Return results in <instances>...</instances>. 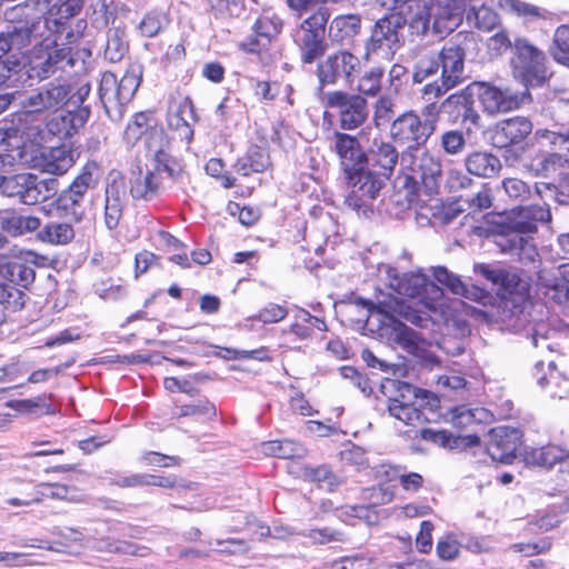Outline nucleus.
Here are the masks:
<instances>
[{"label": "nucleus", "mask_w": 569, "mask_h": 569, "mask_svg": "<svg viewBox=\"0 0 569 569\" xmlns=\"http://www.w3.org/2000/svg\"><path fill=\"white\" fill-rule=\"evenodd\" d=\"M352 306L366 311L365 317L367 321L373 313L382 315L385 318L389 319L392 322L395 342L408 352L416 351L419 348L422 338L416 330L398 321L397 317H401L408 322L420 328L426 327L430 320L426 312L413 309L397 297H388L386 299L378 300L377 303L371 300L357 297L352 301Z\"/></svg>", "instance_id": "f257e3e1"}, {"label": "nucleus", "mask_w": 569, "mask_h": 569, "mask_svg": "<svg viewBox=\"0 0 569 569\" xmlns=\"http://www.w3.org/2000/svg\"><path fill=\"white\" fill-rule=\"evenodd\" d=\"M549 221H551L549 207L539 204L520 207L511 219L512 231L499 237L497 244L502 252L515 257L519 262L533 263L539 253L532 239L525 234L536 232L539 222Z\"/></svg>", "instance_id": "f03ea898"}, {"label": "nucleus", "mask_w": 569, "mask_h": 569, "mask_svg": "<svg viewBox=\"0 0 569 569\" xmlns=\"http://www.w3.org/2000/svg\"><path fill=\"white\" fill-rule=\"evenodd\" d=\"M331 11L320 4L302 16L292 32V40L299 48L303 63L310 64L325 54L327 50L326 30Z\"/></svg>", "instance_id": "7ed1b4c3"}, {"label": "nucleus", "mask_w": 569, "mask_h": 569, "mask_svg": "<svg viewBox=\"0 0 569 569\" xmlns=\"http://www.w3.org/2000/svg\"><path fill=\"white\" fill-rule=\"evenodd\" d=\"M141 82L139 67H130L121 79L113 72L106 71L101 76L99 97L107 116L114 122L124 114L126 106L132 100Z\"/></svg>", "instance_id": "20e7f679"}, {"label": "nucleus", "mask_w": 569, "mask_h": 569, "mask_svg": "<svg viewBox=\"0 0 569 569\" xmlns=\"http://www.w3.org/2000/svg\"><path fill=\"white\" fill-rule=\"evenodd\" d=\"M86 57H90L89 50L74 51L71 47L47 44L33 50L27 67L28 77L44 80L58 71L83 68Z\"/></svg>", "instance_id": "39448f33"}, {"label": "nucleus", "mask_w": 569, "mask_h": 569, "mask_svg": "<svg viewBox=\"0 0 569 569\" xmlns=\"http://www.w3.org/2000/svg\"><path fill=\"white\" fill-rule=\"evenodd\" d=\"M406 24L407 18L399 12H391L377 20L366 43L365 58L370 60L376 56L386 60L392 59L403 43L402 30Z\"/></svg>", "instance_id": "423d86ee"}, {"label": "nucleus", "mask_w": 569, "mask_h": 569, "mask_svg": "<svg viewBox=\"0 0 569 569\" xmlns=\"http://www.w3.org/2000/svg\"><path fill=\"white\" fill-rule=\"evenodd\" d=\"M512 48L511 68L513 77L525 84V90L542 87L549 78L545 64V53L529 43L528 40L521 38L515 40Z\"/></svg>", "instance_id": "0eeeda50"}, {"label": "nucleus", "mask_w": 569, "mask_h": 569, "mask_svg": "<svg viewBox=\"0 0 569 569\" xmlns=\"http://www.w3.org/2000/svg\"><path fill=\"white\" fill-rule=\"evenodd\" d=\"M98 164L86 163L70 186L62 190L56 200V206L67 218L74 222H81L84 217V197L89 190L97 187L99 182Z\"/></svg>", "instance_id": "6e6552de"}, {"label": "nucleus", "mask_w": 569, "mask_h": 569, "mask_svg": "<svg viewBox=\"0 0 569 569\" xmlns=\"http://www.w3.org/2000/svg\"><path fill=\"white\" fill-rule=\"evenodd\" d=\"M350 191L345 203L358 214L368 218L373 212L372 201L385 186L386 177L363 167L348 172Z\"/></svg>", "instance_id": "1a4fd4ad"}, {"label": "nucleus", "mask_w": 569, "mask_h": 569, "mask_svg": "<svg viewBox=\"0 0 569 569\" xmlns=\"http://www.w3.org/2000/svg\"><path fill=\"white\" fill-rule=\"evenodd\" d=\"M57 180H41L32 173H19L6 177L2 181V193L17 199L23 204H36L48 200L57 192Z\"/></svg>", "instance_id": "9d476101"}, {"label": "nucleus", "mask_w": 569, "mask_h": 569, "mask_svg": "<svg viewBox=\"0 0 569 569\" xmlns=\"http://www.w3.org/2000/svg\"><path fill=\"white\" fill-rule=\"evenodd\" d=\"M475 43L473 34L458 33L438 51L440 76L448 84L458 87L468 79L465 67L466 53Z\"/></svg>", "instance_id": "9b49d317"}, {"label": "nucleus", "mask_w": 569, "mask_h": 569, "mask_svg": "<svg viewBox=\"0 0 569 569\" xmlns=\"http://www.w3.org/2000/svg\"><path fill=\"white\" fill-rule=\"evenodd\" d=\"M400 167L415 182H421L429 190L437 186L442 166L437 156L422 147H407L400 154Z\"/></svg>", "instance_id": "f8f14e48"}, {"label": "nucleus", "mask_w": 569, "mask_h": 569, "mask_svg": "<svg viewBox=\"0 0 569 569\" xmlns=\"http://www.w3.org/2000/svg\"><path fill=\"white\" fill-rule=\"evenodd\" d=\"M475 89L485 111L490 114L516 110L532 100L529 90L518 92L486 82H473L468 87V90L473 91Z\"/></svg>", "instance_id": "ddd939ff"}, {"label": "nucleus", "mask_w": 569, "mask_h": 569, "mask_svg": "<svg viewBox=\"0 0 569 569\" xmlns=\"http://www.w3.org/2000/svg\"><path fill=\"white\" fill-rule=\"evenodd\" d=\"M325 101L326 107L337 111L340 128L343 130L357 129L368 118V103L361 94L335 90L326 93Z\"/></svg>", "instance_id": "4468645a"}, {"label": "nucleus", "mask_w": 569, "mask_h": 569, "mask_svg": "<svg viewBox=\"0 0 569 569\" xmlns=\"http://www.w3.org/2000/svg\"><path fill=\"white\" fill-rule=\"evenodd\" d=\"M385 272L389 287L398 295L416 298L437 300L442 296V290L421 272L400 273L398 269L386 266Z\"/></svg>", "instance_id": "2eb2a0df"}, {"label": "nucleus", "mask_w": 569, "mask_h": 569, "mask_svg": "<svg viewBox=\"0 0 569 569\" xmlns=\"http://www.w3.org/2000/svg\"><path fill=\"white\" fill-rule=\"evenodd\" d=\"M360 59L348 50L329 54L317 66V76L321 87L336 84L340 79L351 82L360 71Z\"/></svg>", "instance_id": "dca6fc26"}, {"label": "nucleus", "mask_w": 569, "mask_h": 569, "mask_svg": "<svg viewBox=\"0 0 569 569\" xmlns=\"http://www.w3.org/2000/svg\"><path fill=\"white\" fill-rule=\"evenodd\" d=\"M425 397H427L426 391L401 382L398 387V395L389 398L388 411L391 417L407 426L420 425L426 418L420 410L421 405L419 400H422Z\"/></svg>", "instance_id": "f3484780"}, {"label": "nucleus", "mask_w": 569, "mask_h": 569, "mask_svg": "<svg viewBox=\"0 0 569 569\" xmlns=\"http://www.w3.org/2000/svg\"><path fill=\"white\" fill-rule=\"evenodd\" d=\"M71 100V86L66 82L52 81L38 90L30 92L23 100L22 107L29 113L58 111Z\"/></svg>", "instance_id": "a211bd4d"}, {"label": "nucleus", "mask_w": 569, "mask_h": 569, "mask_svg": "<svg viewBox=\"0 0 569 569\" xmlns=\"http://www.w3.org/2000/svg\"><path fill=\"white\" fill-rule=\"evenodd\" d=\"M390 134L397 143L418 148L423 147L432 136L428 124H423L421 117L415 111H406L397 117L390 126Z\"/></svg>", "instance_id": "6ab92c4d"}, {"label": "nucleus", "mask_w": 569, "mask_h": 569, "mask_svg": "<svg viewBox=\"0 0 569 569\" xmlns=\"http://www.w3.org/2000/svg\"><path fill=\"white\" fill-rule=\"evenodd\" d=\"M520 445V433L509 427H497L490 430L487 452L493 461L505 465L512 463Z\"/></svg>", "instance_id": "aec40b11"}, {"label": "nucleus", "mask_w": 569, "mask_h": 569, "mask_svg": "<svg viewBox=\"0 0 569 569\" xmlns=\"http://www.w3.org/2000/svg\"><path fill=\"white\" fill-rule=\"evenodd\" d=\"M532 122L526 117H512L498 122L491 133L493 147L503 149L517 146L532 132Z\"/></svg>", "instance_id": "412c9836"}, {"label": "nucleus", "mask_w": 569, "mask_h": 569, "mask_svg": "<svg viewBox=\"0 0 569 569\" xmlns=\"http://www.w3.org/2000/svg\"><path fill=\"white\" fill-rule=\"evenodd\" d=\"M127 202V186L119 174L112 177L104 191V224L109 230L119 226Z\"/></svg>", "instance_id": "4be33fe9"}, {"label": "nucleus", "mask_w": 569, "mask_h": 569, "mask_svg": "<svg viewBox=\"0 0 569 569\" xmlns=\"http://www.w3.org/2000/svg\"><path fill=\"white\" fill-rule=\"evenodd\" d=\"M282 19L276 13L266 12L260 16L252 26L254 38L240 44L241 49L249 53H259L270 43L271 39L281 32Z\"/></svg>", "instance_id": "5701e85b"}, {"label": "nucleus", "mask_w": 569, "mask_h": 569, "mask_svg": "<svg viewBox=\"0 0 569 569\" xmlns=\"http://www.w3.org/2000/svg\"><path fill=\"white\" fill-rule=\"evenodd\" d=\"M538 282L545 295L559 305H569V263L556 269H542L538 272Z\"/></svg>", "instance_id": "b1692460"}, {"label": "nucleus", "mask_w": 569, "mask_h": 569, "mask_svg": "<svg viewBox=\"0 0 569 569\" xmlns=\"http://www.w3.org/2000/svg\"><path fill=\"white\" fill-rule=\"evenodd\" d=\"M400 162V156L396 147L382 139H373L371 146L366 152V162L373 168H379L378 172L387 179L392 174L396 164Z\"/></svg>", "instance_id": "393cba45"}, {"label": "nucleus", "mask_w": 569, "mask_h": 569, "mask_svg": "<svg viewBox=\"0 0 569 569\" xmlns=\"http://www.w3.org/2000/svg\"><path fill=\"white\" fill-rule=\"evenodd\" d=\"M37 27L38 22L34 19L9 24L0 32V52L7 54L11 50H20L29 46Z\"/></svg>", "instance_id": "a878e982"}, {"label": "nucleus", "mask_w": 569, "mask_h": 569, "mask_svg": "<svg viewBox=\"0 0 569 569\" xmlns=\"http://www.w3.org/2000/svg\"><path fill=\"white\" fill-rule=\"evenodd\" d=\"M430 9L435 32H450L461 22V8L458 0H431Z\"/></svg>", "instance_id": "bb28decb"}, {"label": "nucleus", "mask_w": 569, "mask_h": 569, "mask_svg": "<svg viewBox=\"0 0 569 569\" xmlns=\"http://www.w3.org/2000/svg\"><path fill=\"white\" fill-rule=\"evenodd\" d=\"M335 150L347 172L362 167L366 162V152L362 151L358 139L348 133H335Z\"/></svg>", "instance_id": "cd10ccee"}, {"label": "nucleus", "mask_w": 569, "mask_h": 569, "mask_svg": "<svg viewBox=\"0 0 569 569\" xmlns=\"http://www.w3.org/2000/svg\"><path fill=\"white\" fill-rule=\"evenodd\" d=\"M194 117L192 101L187 97L170 103L167 120L169 127L178 131L181 139L190 141L193 136L190 121L194 120Z\"/></svg>", "instance_id": "c85d7f7f"}, {"label": "nucleus", "mask_w": 569, "mask_h": 569, "mask_svg": "<svg viewBox=\"0 0 569 569\" xmlns=\"http://www.w3.org/2000/svg\"><path fill=\"white\" fill-rule=\"evenodd\" d=\"M466 170L479 178H492L502 169L500 159L488 151H473L465 158Z\"/></svg>", "instance_id": "c756f323"}, {"label": "nucleus", "mask_w": 569, "mask_h": 569, "mask_svg": "<svg viewBox=\"0 0 569 569\" xmlns=\"http://www.w3.org/2000/svg\"><path fill=\"white\" fill-rule=\"evenodd\" d=\"M40 227L41 219L36 216H22L13 211L0 214V229L11 237L34 232Z\"/></svg>", "instance_id": "7c9ffc66"}, {"label": "nucleus", "mask_w": 569, "mask_h": 569, "mask_svg": "<svg viewBox=\"0 0 569 569\" xmlns=\"http://www.w3.org/2000/svg\"><path fill=\"white\" fill-rule=\"evenodd\" d=\"M567 458H569V450L556 445L531 448L525 452V462L527 465L543 468H551Z\"/></svg>", "instance_id": "2f4dec72"}, {"label": "nucleus", "mask_w": 569, "mask_h": 569, "mask_svg": "<svg viewBox=\"0 0 569 569\" xmlns=\"http://www.w3.org/2000/svg\"><path fill=\"white\" fill-rule=\"evenodd\" d=\"M361 30V19L358 14H341L333 18L329 24L328 36L331 41L343 43L351 40Z\"/></svg>", "instance_id": "473e14b6"}, {"label": "nucleus", "mask_w": 569, "mask_h": 569, "mask_svg": "<svg viewBox=\"0 0 569 569\" xmlns=\"http://www.w3.org/2000/svg\"><path fill=\"white\" fill-rule=\"evenodd\" d=\"M74 163L71 151L64 148H51L43 151L39 160V167L46 173L62 176Z\"/></svg>", "instance_id": "72a5a7b5"}, {"label": "nucleus", "mask_w": 569, "mask_h": 569, "mask_svg": "<svg viewBox=\"0 0 569 569\" xmlns=\"http://www.w3.org/2000/svg\"><path fill=\"white\" fill-rule=\"evenodd\" d=\"M76 231L69 222L50 221L39 229L37 239L52 246H66L73 241Z\"/></svg>", "instance_id": "f704fd0d"}, {"label": "nucleus", "mask_w": 569, "mask_h": 569, "mask_svg": "<svg viewBox=\"0 0 569 569\" xmlns=\"http://www.w3.org/2000/svg\"><path fill=\"white\" fill-rule=\"evenodd\" d=\"M161 177L154 170H139L130 180V192L134 199H152L159 191Z\"/></svg>", "instance_id": "c9c22d12"}, {"label": "nucleus", "mask_w": 569, "mask_h": 569, "mask_svg": "<svg viewBox=\"0 0 569 569\" xmlns=\"http://www.w3.org/2000/svg\"><path fill=\"white\" fill-rule=\"evenodd\" d=\"M423 438L430 440L443 448L462 450L479 443L480 439L477 435L453 436L447 430L427 429L422 433Z\"/></svg>", "instance_id": "e433bc0d"}, {"label": "nucleus", "mask_w": 569, "mask_h": 569, "mask_svg": "<svg viewBox=\"0 0 569 569\" xmlns=\"http://www.w3.org/2000/svg\"><path fill=\"white\" fill-rule=\"evenodd\" d=\"M269 164V157L264 150L258 146H251L247 153L237 160L234 170L237 173L248 177L252 173L263 172Z\"/></svg>", "instance_id": "4c0bfd02"}, {"label": "nucleus", "mask_w": 569, "mask_h": 569, "mask_svg": "<svg viewBox=\"0 0 569 569\" xmlns=\"http://www.w3.org/2000/svg\"><path fill=\"white\" fill-rule=\"evenodd\" d=\"M261 451L271 457L281 459L302 458L306 456V448L292 440H272L261 445Z\"/></svg>", "instance_id": "58836bf2"}, {"label": "nucleus", "mask_w": 569, "mask_h": 569, "mask_svg": "<svg viewBox=\"0 0 569 569\" xmlns=\"http://www.w3.org/2000/svg\"><path fill=\"white\" fill-rule=\"evenodd\" d=\"M549 365L548 376L538 378V385L546 390L550 398L563 399L569 396V378Z\"/></svg>", "instance_id": "ea45409f"}, {"label": "nucleus", "mask_w": 569, "mask_h": 569, "mask_svg": "<svg viewBox=\"0 0 569 569\" xmlns=\"http://www.w3.org/2000/svg\"><path fill=\"white\" fill-rule=\"evenodd\" d=\"M89 117V110L87 108L80 109L73 113L68 111L54 118L49 122V128L58 134L71 136L73 131L82 127Z\"/></svg>", "instance_id": "a19ab883"}, {"label": "nucleus", "mask_w": 569, "mask_h": 569, "mask_svg": "<svg viewBox=\"0 0 569 569\" xmlns=\"http://www.w3.org/2000/svg\"><path fill=\"white\" fill-rule=\"evenodd\" d=\"M435 280L445 287H447L453 295L462 296L468 299L478 298L480 295L477 289H469L459 277L451 273L445 267L433 268Z\"/></svg>", "instance_id": "79ce46f5"}, {"label": "nucleus", "mask_w": 569, "mask_h": 569, "mask_svg": "<svg viewBox=\"0 0 569 569\" xmlns=\"http://www.w3.org/2000/svg\"><path fill=\"white\" fill-rule=\"evenodd\" d=\"M126 30L121 27H112L107 31L104 57L110 62H119L128 52Z\"/></svg>", "instance_id": "37998d69"}, {"label": "nucleus", "mask_w": 569, "mask_h": 569, "mask_svg": "<svg viewBox=\"0 0 569 569\" xmlns=\"http://www.w3.org/2000/svg\"><path fill=\"white\" fill-rule=\"evenodd\" d=\"M432 20L430 2L415 1L409 6V18L407 23L412 33L417 36L426 34Z\"/></svg>", "instance_id": "c03bdc74"}, {"label": "nucleus", "mask_w": 569, "mask_h": 569, "mask_svg": "<svg viewBox=\"0 0 569 569\" xmlns=\"http://www.w3.org/2000/svg\"><path fill=\"white\" fill-rule=\"evenodd\" d=\"M302 477L329 491L335 490L341 483V479L326 465L319 467L306 466L302 469Z\"/></svg>", "instance_id": "a18cd8bd"}, {"label": "nucleus", "mask_w": 569, "mask_h": 569, "mask_svg": "<svg viewBox=\"0 0 569 569\" xmlns=\"http://www.w3.org/2000/svg\"><path fill=\"white\" fill-rule=\"evenodd\" d=\"M467 21L480 30L490 31L498 24V16L485 4L472 6L467 12Z\"/></svg>", "instance_id": "49530a36"}, {"label": "nucleus", "mask_w": 569, "mask_h": 569, "mask_svg": "<svg viewBox=\"0 0 569 569\" xmlns=\"http://www.w3.org/2000/svg\"><path fill=\"white\" fill-rule=\"evenodd\" d=\"M535 136L538 140L546 141L555 151L565 150L569 152V128L539 129Z\"/></svg>", "instance_id": "de8ad7c7"}, {"label": "nucleus", "mask_w": 569, "mask_h": 569, "mask_svg": "<svg viewBox=\"0 0 569 569\" xmlns=\"http://www.w3.org/2000/svg\"><path fill=\"white\" fill-rule=\"evenodd\" d=\"M151 127V117L149 113H136L133 120L128 123L123 138L128 144L134 146L142 136L148 133Z\"/></svg>", "instance_id": "09e8293b"}, {"label": "nucleus", "mask_w": 569, "mask_h": 569, "mask_svg": "<svg viewBox=\"0 0 569 569\" xmlns=\"http://www.w3.org/2000/svg\"><path fill=\"white\" fill-rule=\"evenodd\" d=\"M4 276L10 282L27 288L33 282L36 272L32 267L20 261H13L4 267Z\"/></svg>", "instance_id": "8fccbe9b"}, {"label": "nucleus", "mask_w": 569, "mask_h": 569, "mask_svg": "<svg viewBox=\"0 0 569 569\" xmlns=\"http://www.w3.org/2000/svg\"><path fill=\"white\" fill-rule=\"evenodd\" d=\"M26 295L12 284H0V311L16 312L24 306Z\"/></svg>", "instance_id": "3c124183"}, {"label": "nucleus", "mask_w": 569, "mask_h": 569, "mask_svg": "<svg viewBox=\"0 0 569 569\" xmlns=\"http://www.w3.org/2000/svg\"><path fill=\"white\" fill-rule=\"evenodd\" d=\"M208 6L218 19L239 17L244 12V0H208Z\"/></svg>", "instance_id": "603ef678"}, {"label": "nucleus", "mask_w": 569, "mask_h": 569, "mask_svg": "<svg viewBox=\"0 0 569 569\" xmlns=\"http://www.w3.org/2000/svg\"><path fill=\"white\" fill-rule=\"evenodd\" d=\"M440 66L438 63V52H430L420 57L415 66L412 80L415 83H422L429 77L435 76Z\"/></svg>", "instance_id": "864d4df0"}, {"label": "nucleus", "mask_w": 569, "mask_h": 569, "mask_svg": "<svg viewBox=\"0 0 569 569\" xmlns=\"http://www.w3.org/2000/svg\"><path fill=\"white\" fill-rule=\"evenodd\" d=\"M496 288L506 293H523L527 290V282L516 270L501 268Z\"/></svg>", "instance_id": "5fc2aeb1"}, {"label": "nucleus", "mask_w": 569, "mask_h": 569, "mask_svg": "<svg viewBox=\"0 0 569 569\" xmlns=\"http://www.w3.org/2000/svg\"><path fill=\"white\" fill-rule=\"evenodd\" d=\"M383 73V69L380 67H373L366 71L358 81V91L369 97L377 96L381 89Z\"/></svg>", "instance_id": "6e6d98bb"}, {"label": "nucleus", "mask_w": 569, "mask_h": 569, "mask_svg": "<svg viewBox=\"0 0 569 569\" xmlns=\"http://www.w3.org/2000/svg\"><path fill=\"white\" fill-rule=\"evenodd\" d=\"M154 151V172H157L158 177L162 173H167V176L177 180L182 171L180 166L170 158V156L163 149H157Z\"/></svg>", "instance_id": "4d7b16f0"}, {"label": "nucleus", "mask_w": 569, "mask_h": 569, "mask_svg": "<svg viewBox=\"0 0 569 569\" xmlns=\"http://www.w3.org/2000/svg\"><path fill=\"white\" fill-rule=\"evenodd\" d=\"M22 68L26 66H22L14 54L0 56V86L18 81V74Z\"/></svg>", "instance_id": "13d9d810"}, {"label": "nucleus", "mask_w": 569, "mask_h": 569, "mask_svg": "<svg viewBox=\"0 0 569 569\" xmlns=\"http://www.w3.org/2000/svg\"><path fill=\"white\" fill-rule=\"evenodd\" d=\"M440 147L446 154L456 156L463 151L466 138L460 130H448L440 136Z\"/></svg>", "instance_id": "bf43d9fd"}, {"label": "nucleus", "mask_w": 569, "mask_h": 569, "mask_svg": "<svg viewBox=\"0 0 569 569\" xmlns=\"http://www.w3.org/2000/svg\"><path fill=\"white\" fill-rule=\"evenodd\" d=\"M17 409L21 412L42 415H56L57 408L47 402L46 396L33 399H23L18 402Z\"/></svg>", "instance_id": "052dcab7"}, {"label": "nucleus", "mask_w": 569, "mask_h": 569, "mask_svg": "<svg viewBox=\"0 0 569 569\" xmlns=\"http://www.w3.org/2000/svg\"><path fill=\"white\" fill-rule=\"evenodd\" d=\"M555 59L566 66H569V27L560 26L555 32Z\"/></svg>", "instance_id": "680f3d73"}, {"label": "nucleus", "mask_w": 569, "mask_h": 569, "mask_svg": "<svg viewBox=\"0 0 569 569\" xmlns=\"http://www.w3.org/2000/svg\"><path fill=\"white\" fill-rule=\"evenodd\" d=\"M167 23L164 14L159 12H150L143 17L139 23L141 34L148 38L157 36Z\"/></svg>", "instance_id": "e2e57ef3"}, {"label": "nucleus", "mask_w": 569, "mask_h": 569, "mask_svg": "<svg viewBox=\"0 0 569 569\" xmlns=\"http://www.w3.org/2000/svg\"><path fill=\"white\" fill-rule=\"evenodd\" d=\"M466 97L467 94L463 92L453 93L441 102L442 112L449 114L453 123L460 121L462 106L465 103Z\"/></svg>", "instance_id": "0e129e2a"}, {"label": "nucleus", "mask_w": 569, "mask_h": 569, "mask_svg": "<svg viewBox=\"0 0 569 569\" xmlns=\"http://www.w3.org/2000/svg\"><path fill=\"white\" fill-rule=\"evenodd\" d=\"M305 537H308L316 543L325 545L331 541L343 542L346 541V536L343 532L338 530H332L330 528L322 529H310L303 533Z\"/></svg>", "instance_id": "69168bd1"}, {"label": "nucleus", "mask_w": 569, "mask_h": 569, "mask_svg": "<svg viewBox=\"0 0 569 569\" xmlns=\"http://www.w3.org/2000/svg\"><path fill=\"white\" fill-rule=\"evenodd\" d=\"M501 184L507 196L513 200H523L530 193L528 184L518 178H506Z\"/></svg>", "instance_id": "338daca9"}, {"label": "nucleus", "mask_w": 569, "mask_h": 569, "mask_svg": "<svg viewBox=\"0 0 569 569\" xmlns=\"http://www.w3.org/2000/svg\"><path fill=\"white\" fill-rule=\"evenodd\" d=\"M371 561L363 556H347L336 560L331 565V569H370Z\"/></svg>", "instance_id": "774afa93"}]
</instances>
